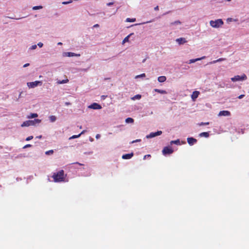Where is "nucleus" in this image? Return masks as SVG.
I'll list each match as a JSON object with an SVG mask.
<instances>
[{
	"label": "nucleus",
	"mask_w": 249,
	"mask_h": 249,
	"mask_svg": "<svg viewBox=\"0 0 249 249\" xmlns=\"http://www.w3.org/2000/svg\"><path fill=\"white\" fill-rule=\"evenodd\" d=\"M67 174H65L64 171L61 170L57 172L53 173L52 178L55 182H67L68 179H66Z\"/></svg>",
	"instance_id": "f257e3e1"
},
{
	"label": "nucleus",
	"mask_w": 249,
	"mask_h": 249,
	"mask_svg": "<svg viewBox=\"0 0 249 249\" xmlns=\"http://www.w3.org/2000/svg\"><path fill=\"white\" fill-rule=\"evenodd\" d=\"M223 21L221 19H218L214 21L211 20L210 22V25L213 28H219L223 24Z\"/></svg>",
	"instance_id": "f03ea898"
},
{
	"label": "nucleus",
	"mask_w": 249,
	"mask_h": 249,
	"mask_svg": "<svg viewBox=\"0 0 249 249\" xmlns=\"http://www.w3.org/2000/svg\"><path fill=\"white\" fill-rule=\"evenodd\" d=\"M247 77L246 74H243L241 76L240 75H236L233 77L231 78V80L232 82H235L238 81H242L247 79Z\"/></svg>",
	"instance_id": "7ed1b4c3"
},
{
	"label": "nucleus",
	"mask_w": 249,
	"mask_h": 249,
	"mask_svg": "<svg viewBox=\"0 0 249 249\" xmlns=\"http://www.w3.org/2000/svg\"><path fill=\"white\" fill-rule=\"evenodd\" d=\"M174 152L173 149L171 147L166 146L163 148L162 152L163 155H169L173 153Z\"/></svg>",
	"instance_id": "20e7f679"
},
{
	"label": "nucleus",
	"mask_w": 249,
	"mask_h": 249,
	"mask_svg": "<svg viewBox=\"0 0 249 249\" xmlns=\"http://www.w3.org/2000/svg\"><path fill=\"white\" fill-rule=\"evenodd\" d=\"M42 82L39 81H36L35 82H28L27 85L29 88H34L39 85H41Z\"/></svg>",
	"instance_id": "39448f33"
},
{
	"label": "nucleus",
	"mask_w": 249,
	"mask_h": 249,
	"mask_svg": "<svg viewBox=\"0 0 249 249\" xmlns=\"http://www.w3.org/2000/svg\"><path fill=\"white\" fill-rule=\"evenodd\" d=\"M162 134L161 131H158L156 132H151L149 135L146 136L147 138H152L157 136H159Z\"/></svg>",
	"instance_id": "423d86ee"
},
{
	"label": "nucleus",
	"mask_w": 249,
	"mask_h": 249,
	"mask_svg": "<svg viewBox=\"0 0 249 249\" xmlns=\"http://www.w3.org/2000/svg\"><path fill=\"white\" fill-rule=\"evenodd\" d=\"M89 107L94 109H99L102 108L101 106L96 103L92 104Z\"/></svg>",
	"instance_id": "0eeeda50"
},
{
	"label": "nucleus",
	"mask_w": 249,
	"mask_h": 249,
	"mask_svg": "<svg viewBox=\"0 0 249 249\" xmlns=\"http://www.w3.org/2000/svg\"><path fill=\"white\" fill-rule=\"evenodd\" d=\"M35 124V123H33V121L32 120H29L24 122L21 125V127L24 126H29L30 125H33Z\"/></svg>",
	"instance_id": "6e6552de"
},
{
	"label": "nucleus",
	"mask_w": 249,
	"mask_h": 249,
	"mask_svg": "<svg viewBox=\"0 0 249 249\" xmlns=\"http://www.w3.org/2000/svg\"><path fill=\"white\" fill-rule=\"evenodd\" d=\"M187 140L188 144L190 145H193L197 142L196 139L192 137L188 138Z\"/></svg>",
	"instance_id": "1a4fd4ad"
},
{
	"label": "nucleus",
	"mask_w": 249,
	"mask_h": 249,
	"mask_svg": "<svg viewBox=\"0 0 249 249\" xmlns=\"http://www.w3.org/2000/svg\"><path fill=\"white\" fill-rule=\"evenodd\" d=\"M231 115V112L228 110H223L220 111L218 114L219 116H228Z\"/></svg>",
	"instance_id": "9d476101"
},
{
	"label": "nucleus",
	"mask_w": 249,
	"mask_h": 249,
	"mask_svg": "<svg viewBox=\"0 0 249 249\" xmlns=\"http://www.w3.org/2000/svg\"><path fill=\"white\" fill-rule=\"evenodd\" d=\"M199 94V92L198 91H195L193 92L191 98L193 101H195L196 99L198 97Z\"/></svg>",
	"instance_id": "9b49d317"
},
{
	"label": "nucleus",
	"mask_w": 249,
	"mask_h": 249,
	"mask_svg": "<svg viewBox=\"0 0 249 249\" xmlns=\"http://www.w3.org/2000/svg\"><path fill=\"white\" fill-rule=\"evenodd\" d=\"M133 153L124 154L122 156V158L125 160L130 159L133 156Z\"/></svg>",
	"instance_id": "f8f14e48"
},
{
	"label": "nucleus",
	"mask_w": 249,
	"mask_h": 249,
	"mask_svg": "<svg viewBox=\"0 0 249 249\" xmlns=\"http://www.w3.org/2000/svg\"><path fill=\"white\" fill-rule=\"evenodd\" d=\"M176 41L179 44L185 43L187 42L186 40L184 38L180 37L177 38Z\"/></svg>",
	"instance_id": "ddd939ff"
},
{
	"label": "nucleus",
	"mask_w": 249,
	"mask_h": 249,
	"mask_svg": "<svg viewBox=\"0 0 249 249\" xmlns=\"http://www.w3.org/2000/svg\"><path fill=\"white\" fill-rule=\"evenodd\" d=\"M205 57H206L205 56H202V57H200V58H196V59H190L189 60V64H191V63H194V62H196V61H197L200 60L201 59H204Z\"/></svg>",
	"instance_id": "4468645a"
},
{
	"label": "nucleus",
	"mask_w": 249,
	"mask_h": 249,
	"mask_svg": "<svg viewBox=\"0 0 249 249\" xmlns=\"http://www.w3.org/2000/svg\"><path fill=\"white\" fill-rule=\"evenodd\" d=\"M166 80V77L165 76H159L158 78V81L160 83L165 81Z\"/></svg>",
	"instance_id": "2eb2a0df"
},
{
	"label": "nucleus",
	"mask_w": 249,
	"mask_h": 249,
	"mask_svg": "<svg viewBox=\"0 0 249 249\" xmlns=\"http://www.w3.org/2000/svg\"><path fill=\"white\" fill-rule=\"evenodd\" d=\"M226 59L224 58H219L218 59H217V60H213L212 62H210L209 63V64H215L216 63V62H221V61H224Z\"/></svg>",
	"instance_id": "dca6fc26"
},
{
	"label": "nucleus",
	"mask_w": 249,
	"mask_h": 249,
	"mask_svg": "<svg viewBox=\"0 0 249 249\" xmlns=\"http://www.w3.org/2000/svg\"><path fill=\"white\" fill-rule=\"evenodd\" d=\"M154 90L158 92V93H160V94H166L167 93V92L166 90H161V89H154Z\"/></svg>",
	"instance_id": "f3484780"
},
{
	"label": "nucleus",
	"mask_w": 249,
	"mask_h": 249,
	"mask_svg": "<svg viewBox=\"0 0 249 249\" xmlns=\"http://www.w3.org/2000/svg\"><path fill=\"white\" fill-rule=\"evenodd\" d=\"M133 34V33H131L130 34H129V35H128L127 36H126L124 39V40H123V44H124V43L125 42H128L129 41V37L132 35Z\"/></svg>",
	"instance_id": "a211bd4d"
},
{
	"label": "nucleus",
	"mask_w": 249,
	"mask_h": 249,
	"mask_svg": "<svg viewBox=\"0 0 249 249\" xmlns=\"http://www.w3.org/2000/svg\"><path fill=\"white\" fill-rule=\"evenodd\" d=\"M199 135L201 137H205L206 138H207L209 136V133L207 132H202V133H200Z\"/></svg>",
	"instance_id": "6ab92c4d"
},
{
	"label": "nucleus",
	"mask_w": 249,
	"mask_h": 249,
	"mask_svg": "<svg viewBox=\"0 0 249 249\" xmlns=\"http://www.w3.org/2000/svg\"><path fill=\"white\" fill-rule=\"evenodd\" d=\"M67 55L69 57L74 56H80L79 54H76L73 53L68 52L67 53Z\"/></svg>",
	"instance_id": "aec40b11"
},
{
	"label": "nucleus",
	"mask_w": 249,
	"mask_h": 249,
	"mask_svg": "<svg viewBox=\"0 0 249 249\" xmlns=\"http://www.w3.org/2000/svg\"><path fill=\"white\" fill-rule=\"evenodd\" d=\"M170 144H176L177 145H180V141L179 139H178V140H175V141H171L170 142Z\"/></svg>",
	"instance_id": "412c9836"
},
{
	"label": "nucleus",
	"mask_w": 249,
	"mask_h": 249,
	"mask_svg": "<svg viewBox=\"0 0 249 249\" xmlns=\"http://www.w3.org/2000/svg\"><path fill=\"white\" fill-rule=\"evenodd\" d=\"M38 116V114L37 113H31L30 115L28 116V118H36Z\"/></svg>",
	"instance_id": "4be33fe9"
},
{
	"label": "nucleus",
	"mask_w": 249,
	"mask_h": 249,
	"mask_svg": "<svg viewBox=\"0 0 249 249\" xmlns=\"http://www.w3.org/2000/svg\"><path fill=\"white\" fill-rule=\"evenodd\" d=\"M142 97V96L140 94H137L136 95H135L134 96H133V97L131 98V99L132 100H136V99H138V100H139Z\"/></svg>",
	"instance_id": "5701e85b"
},
{
	"label": "nucleus",
	"mask_w": 249,
	"mask_h": 249,
	"mask_svg": "<svg viewBox=\"0 0 249 249\" xmlns=\"http://www.w3.org/2000/svg\"><path fill=\"white\" fill-rule=\"evenodd\" d=\"M85 130H83L80 134H79V135H73L70 138V139H75V138H78L80 136V135L82 134H84L85 133Z\"/></svg>",
	"instance_id": "b1692460"
},
{
	"label": "nucleus",
	"mask_w": 249,
	"mask_h": 249,
	"mask_svg": "<svg viewBox=\"0 0 249 249\" xmlns=\"http://www.w3.org/2000/svg\"><path fill=\"white\" fill-rule=\"evenodd\" d=\"M125 122L126 123H133L134 122V120L131 118H127L125 119Z\"/></svg>",
	"instance_id": "393cba45"
},
{
	"label": "nucleus",
	"mask_w": 249,
	"mask_h": 249,
	"mask_svg": "<svg viewBox=\"0 0 249 249\" xmlns=\"http://www.w3.org/2000/svg\"><path fill=\"white\" fill-rule=\"evenodd\" d=\"M42 8H43V7L41 5L35 6L33 7V9L34 10H36L42 9Z\"/></svg>",
	"instance_id": "a878e982"
},
{
	"label": "nucleus",
	"mask_w": 249,
	"mask_h": 249,
	"mask_svg": "<svg viewBox=\"0 0 249 249\" xmlns=\"http://www.w3.org/2000/svg\"><path fill=\"white\" fill-rule=\"evenodd\" d=\"M136 20V18H127L126 19V21L127 22H134Z\"/></svg>",
	"instance_id": "bb28decb"
},
{
	"label": "nucleus",
	"mask_w": 249,
	"mask_h": 249,
	"mask_svg": "<svg viewBox=\"0 0 249 249\" xmlns=\"http://www.w3.org/2000/svg\"><path fill=\"white\" fill-rule=\"evenodd\" d=\"M50 120L52 122H53L56 120V117L55 116H51L50 117Z\"/></svg>",
	"instance_id": "cd10ccee"
},
{
	"label": "nucleus",
	"mask_w": 249,
	"mask_h": 249,
	"mask_svg": "<svg viewBox=\"0 0 249 249\" xmlns=\"http://www.w3.org/2000/svg\"><path fill=\"white\" fill-rule=\"evenodd\" d=\"M53 150H50L45 152L46 155H50V154H53Z\"/></svg>",
	"instance_id": "c85d7f7f"
},
{
	"label": "nucleus",
	"mask_w": 249,
	"mask_h": 249,
	"mask_svg": "<svg viewBox=\"0 0 249 249\" xmlns=\"http://www.w3.org/2000/svg\"><path fill=\"white\" fill-rule=\"evenodd\" d=\"M32 121H33V123H35V124L36 123L39 124L41 122V120L37 119H35V120H32Z\"/></svg>",
	"instance_id": "c756f323"
},
{
	"label": "nucleus",
	"mask_w": 249,
	"mask_h": 249,
	"mask_svg": "<svg viewBox=\"0 0 249 249\" xmlns=\"http://www.w3.org/2000/svg\"><path fill=\"white\" fill-rule=\"evenodd\" d=\"M68 79H66V80H63L61 81H59V82H58V83L59 84H64V83H66L68 82Z\"/></svg>",
	"instance_id": "7c9ffc66"
},
{
	"label": "nucleus",
	"mask_w": 249,
	"mask_h": 249,
	"mask_svg": "<svg viewBox=\"0 0 249 249\" xmlns=\"http://www.w3.org/2000/svg\"><path fill=\"white\" fill-rule=\"evenodd\" d=\"M180 23H181V22L179 20H178V21H175L174 22L171 23V24L174 25V24H180Z\"/></svg>",
	"instance_id": "2f4dec72"
},
{
	"label": "nucleus",
	"mask_w": 249,
	"mask_h": 249,
	"mask_svg": "<svg viewBox=\"0 0 249 249\" xmlns=\"http://www.w3.org/2000/svg\"><path fill=\"white\" fill-rule=\"evenodd\" d=\"M209 124V122H206V123H203V122H202L199 125H208Z\"/></svg>",
	"instance_id": "473e14b6"
},
{
	"label": "nucleus",
	"mask_w": 249,
	"mask_h": 249,
	"mask_svg": "<svg viewBox=\"0 0 249 249\" xmlns=\"http://www.w3.org/2000/svg\"><path fill=\"white\" fill-rule=\"evenodd\" d=\"M33 138V136H29L26 139V141H29L32 140Z\"/></svg>",
	"instance_id": "72a5a7b5"
},
{
	"label": "nucleus",
	"mask_w": 249,
	"mask_h": 249,
	"mask_svg": "<svg viewBox=\"0 0 249 249\" xmlns=\"http://www.w3.org/2000/svg\"><path fill=\"white\" fill-rule=\"evenodd\" d=\"M31 146H32V145L31 144H26L25 146H23V148H28V147H30Z\"/></svg>",
	"instance_id": "f704fd0d"
},
{
	"label": "nucleus",
	"mask_w": 249,
	"mask_h": 249,
	"mask_svg": "<svg viewBox=\"0 0 249 249\" xmlns=\"http://www.w3.org/2000/svg\"><path fill=\"white\" fill-rule=\"evenodd\" d=\"M36 45H32L31 47V49L34 50V49H36Z\"/></svg>",
	"instance_id": "c9c22d12"
},
{
	"label": "nucleus",
	"mask_w": 249,
	"mask_h": 249,
	"mask_svg": "<svg viewBox=\"0 0 249 249\" xmlns=\"http://www.w3.org/2000/svg\"><path fill=\"white\" fill-rule=\"evenodd\" d=\"M244 96H245V95H244V94H241V95H239V96L238 97V99H241L243 98Z\"/></svg>",
	"instance_id": "e433bc0d"
},
{
	"label": "nucleus",
	"mask_w": 249,
	"mask_h": 249,
	"mask_svg": "<svg viewBox=\"0 0 249 249\" xmlns=\"http://www.w3.org/2000/svg\"><path fill=\"white\" fill-rule=\"evenodd\" d=\"M37 45L40 47H42L43 45V43H41V42H39L38 44H37Z\"/></svg>",
	"instance_id": "4c0bfd02"
},
{
	"label": "nucleus",
	"mask_w": 249,
	"mask_h": 249,
	"mask_svg": "<svg viewBox=\"0 0 249 249\" xmlns=\"http://www.w3.org/2000/svg\"><path fill=\"white\" fill-rule=\"evenodd\" d=\"M141 141V139H137V140H136L135 141H132V143H134L135 142H140Z\"/></svg>",
	"instance_id": "58836bf2"
},
{
	"label": "nucleus",
	"mask_w": 249,
	"mask_h": 249,
	"mask_svg": "<svg viewBox=\"0 0 249 249\" xmlns=\"http://www.w3.org/2000/svg\"><path fill=\"white\" fill-rule=\"evenodd\" d=\"M100 137H101L100 135V134H97V135H96L95 138H96L97 139H98L100 138Z\"/></svg>",
	"instance_id": "ea45409f"
},
{
	"label": "nucleus",
	"mask_w": 249,
	"mask_h": 249,
	"mask_svg": "<svg viewBox=\"0 0 249 249\" xmlns=\"http://www.w3.org/2000/svg\"><path fill=\"white\" fill-rule=\"evenodd\" d=\"M70 2V1H65V2H63L62 4H67L69 3Z\"/></svg>",
	"instance_id": "a19ab883"
},
{
	"label": "nucleus",
	"mask_w": 249,
	"mask_h": 249,
	"mask_svg": "<svg viewBox=\"0 0 249 249\" xmlns=\"http://www.w3.org/2000/svg\"><path fill=\"white\" fill-rule=\"evenodd\" d=\"M113 4V2H109V3H107V5H108V6H111Z\"/></svg>",
	"instance_id": "79ce46f5"
},
{
	"label": "nucleus",
	"mask_w": 249,
	"mask_h": 249,
	"mask_svg": "<svg viewBox=\"0 0 249 249\" xmlns=\"http://www.w3.org/2000/svg\"><path fill=\"white\" fill-rule=\"evenodd\" d=\"M146 158L150 157H151V155H149V154H148V155H146L144 156V159H145V158H146Z\"/></svg>",
	"instance_id": "37998d69"
},
{
	"label": "nucleus",
	"mask_w": 249,
	"mask_h": 249,
	"mask_svg": "<svg viewBox=\"0 0 249 249\" xmlns=\"http://www.w3.org/2000/svg\"><path fill=\"white\" fill-rule=\"evenodd\" d=\"M146 158L150 157H151V155H149V154H148V155H146L144 156V159H145V158H146Z\"/></svg>",
	"instance_id": "c03bdc74"
},
{
	"label": "nucleus",
	"mask_w": 249,
	"mask_h": 249,
	"mask_svg": "<svg viewBox=\"0 0 249 249\" xmlns=\"http://www.w3.org/2000/svg\"><path fill=\"white\" fill-rule=\"evenodd\" d=\"M154 10H156V11L159 10V6H157L156 7H155L154 8Z\"/></svg>",
	"instance_id": "a18cd8bd"
},
{
	"label": "nucleus",
	"mask_w": 249,
	"mask_h": 249,
	"mask_svg": "<svg viewBox=\"0 0 249 249\" xmlns=\"http://www.w3.org/2000/svg\"><path fill=\"white\" fill-rule=\"evenodd\" d=\"M29 65V63H26L23 65V67H26Z\"/></svg>",
	"instance_id": "49530a36"
},
{
	"label": "nucleus",
	"mask_w": 249,
	"mask_h": 249,
	"mask_svg": "<svg viewBox=\"0 0 249 249\" xmlns=\"http://www.w3.org/2000/svg\"><path fill=\"white\" fill-rule=\"evenodd\" d=\"M99 26V24H95V25L93 26V27H98Z\"/></svg>",
	"instance_id": "de8ad7c7"
},
{
	"label": "nucleus",
	"mask_w": 249,
	"mask_h": 249,
	"mask_svg": "<svg viewBox=\"0 0 249 249\" xmlns=\"http://www.w3.org/2000/svg\"><path fill=\"white\" fill-rule=\"evenodd\" d=\"M75 164H79V165H83V164H81V163H79V162H75Z\"/></svg>",
	"instance_id": "09e8293b"
},
{
	"label": "nucleus",
	"mask_w": 249,
	"mask_h": 249,
	"mask_svg": "<svg viewBox=\"0 0 249 249\" xmlns=\"http://www.w3.org/2000/svg\"><path fill=\"white\" fill-rule=\"evenodd\" d=\"M65 104H66V105H69L70 104V103H69V102H66V103H65Z\"/></svg>",
	"instance_id": "8fccbe9b"
},
{
	"label": "nucleus",
	"mask_w": 249,
	"mask_h": 249,
	"mask_svg": "<svg viewBox=\"0 0 249 249\" xmlns=\"http://www.w3.org/2000/svg\"><path fill=\"white\" fill-rule=\"evenodd\" d=\"M140 76H145V74L144 73L142 74Z\"/></svg>",
	"instance_id": "3c124183"
},
{
	"label": "nucleus",
	"mask_w": 249,
	"mask_h": 249,
	"mask_svg": "<svg viewBox=\"0 0 249 249\" xmlns=\"http://www.w3.org/2000/svg\"><path fill=\"white\" fill-rule=\"evenodd\" d=\"M228 20H231V18H230V19L228 18Z\"/></svg>",
	"instance_id": "603ef678"
},
{
	"label": "nucleus",
	"mask_w": 249,
	"mask_h": 249,
	"mask_svg": "<svg viewBox=\"0 0 249 249\" xmlns=\"http://www.w3.org/2000/svg\"><path fill=\"white\" fill-rule=\"evenodd\" d=\"M228 20H231V18H230V19L228 18Z\"/></svg>",
	"instance_id": "864d4df0"
},
{
	"label": "nucleus",
	"mask_w": 249,
	"mask_h": 249,
	"mask_svg": "<svg viewBox=\"0 0 249 249\" xmlns=\"http://www.w3.org/2000/svg\"><path fill=\"white\" fill-rule=\"evenodd\" d=\"M228 20H231V18H230V19L228 18Z\"/></svg>",
	"instance_id": "5fc2aeb1"
},
{
	"label": "nucleus",
	"mask_w": 249,
	"mask_h": 249,
	"mask_svg": "<svg viewBox=\"0 0 249 249\" xmlns=\"http://www.w3.org/2000/svg\"><path fill=\"white\" fill-rule=\"evenodd\" d=\"M39 138H41V136H40L38 137Z\"/></svg>",
	"instance_id": "6e6d98bb"
},
{
	"label": "nucleus",
	"mask_w": 249,
	"mask_h": 249,
	"mask_svg": "<svg viewBox=\"0 0 249 249\" xmlns=\"http://www.w3.org/2000/svg\"><path fill=\"white\" fill-rule=\"evenodd\" d=\"M145 61V59H144L143 61H142V62H144Z\"/></svg>",
	"instance_id": "4d7b16f0"
}]
</instances>
